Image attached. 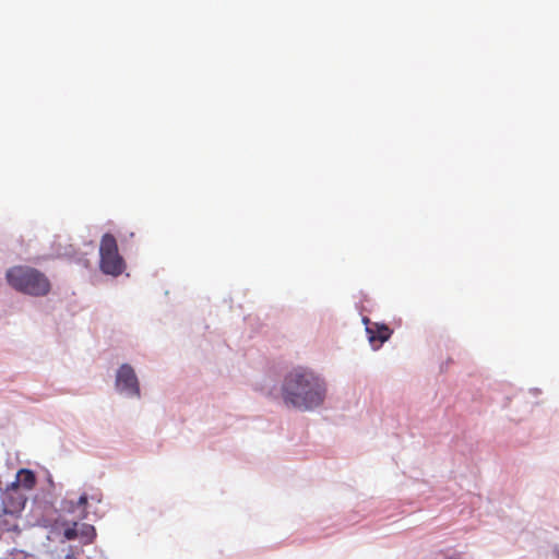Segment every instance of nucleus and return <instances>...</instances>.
I'll list each match as a JSON object with an SVG mask.
<instances>
[{"mask_svg":"<svg viewBox=\"0 0 559 559\" xmlns=\"http://www.w3.org/2000/svg\"><path fill=\"white\" fill-rule=\"evenodd\" d=\"M5 280L14 290L33 297L47 296L51 290L47 275L28 265H14L8 269Z\"/></svg>","mask_w":559,"mask_h":559,"instance_id":"obj_2","label":"nucleus"},{"mask_svg":"<svg viewBox=\"0 0 559 559\" xmlns=\"http://www.w3.org/2000/svg\"><path fill=\"white\" fill-rule=\"evenodd\" d=\"M4 499L0 506V533L13 532L17 528V513L24 508L26 498L24 495H19L17 498Z\"/></svg>","mask_w":559,"mask_h":559,"instance_id":"obj_4","label":"nucleus"},{"mask_svg":"<svg viewBox=\"0 0 559 559\" xmlns=\"http://www.w3.org/2000/svg\"><path fill=\"white\" fill-rule=\"evenodd\" d=\"M326 393L324 381L313 371L298 367L289 371L282 384L284 403L301 411H310L320 406Z\"/></svg>","mask_w":559,"mask_h":559,"instance_id":"obj_1","label":"nucleus"},{"mask_svg":"<svg viewBox=\"0 0 559 559\" xmlns=\"http://www.w3.org/2000/svg\"><path fill=\"white\" fill-rule=\"evenodd\" d=\"M116 386L119 391L126 392L130 396H140V386L133 368L124 364L122 365L116 377Z\"/></svg>","mask_w":559,"mask_h":559,"instance_id":"obj_5","label":"nucleus"},{"mask_svg":"<svg viewBox=\"0 0 559 559\" xmlns=\"http://www.w3.org/2000/svg\"><path fill=\"white\" fill-rule=\"evenodd\" d=\"M36 485V477L35 474L31 469H20L16 475V480L12 484L11 488H8L5 491V498L7 499H14L17 498L19 495V488L23 487L25 490H31Z\"/></svg>","mask_w":559,"mask_h":559,"instance_id":"obj_6","label":"nucleus"},{"mask_svg":"<svg viewBox=\"0 0 559 559\" xmlns=\"http://www.w3.org/2000/svg\"><path fill=\"white\" fill-rule=\"evenodd\" d=\"M63 536L68 540H72L79 537V532L76 530V523L72 527H68L63 532Z\"/></svg>","mask_w":559,"mask_h":559,"instance_id":"obj_10","label":"nucleus"},{"mask_svg":"<svg viewBox=\"0 0 559 559\" xmlns=\"http://www.w3.org/2000/svg\"><path fill=\"white\" fill-rule=\"evenodd\" d=\"M79 536L84 539V543H92L96 536L94 526L84 524Z\"/></svg>","mask_w":559,"mask_h":559,"instance_id":"obj_8","label":"nucleus"},{"mask_svg":"<svg viewBox=\"0 0 559 559\" xmlns=\"http://www.w3.org/2000/svg\"><path fill=\"white\" fill-rule=\"evenodd\" d=\"M99 257V267L103 273L118 276L124 271V260L119 254L117 240L111 234H105L102 237Z\"/></svg>","mask_w":559,"mask_h":559,"instance_id":"obj_3","label":"nucleus"},{"mask_svg":"<svg viewBox=\"0 0 559 559\" xmlns=\"http://www.w3.org/2000/svg\"><path fill=\"white\" fill-rule=\"evenodd\" d=\"M70 506H71V507H66V509H67L68 511H72L73 503H72V502H70Z\"/></svg>","mask_w":559,"mask_h":559,"instance_id":"obj_11","label":"nucleus"},{"mask_svg":"<svg viewBox=\"0 0 559 559\" xmlns=\"http://www.w3.org/2000/svg\"><path fill=\"white\" fill-rule=\"evenodd\" d=\"M87 500H88L87 495L83 493L80 496V498L76 502L78 507L82 509L80 514L78 515L80 519H85L87 515V512H86Z\"/></svg>","mask_w":559,"mask_h":559,"instance_id":"obj_9","label":"nucleus"},{"mask_svg":"<svg viewBox=\"0 0 559 559\" xmlns=\"http://www.w3.org/2000/svg\"><path fill=\"white\" fill-rule=\"evenodd\" d=\"M366 331L371 343L378 341L380 344H382L388 341L392 334L391 329L384 324L380 325L378 323H374L372 326H367Z\"/></svg>","mask_w":559,"mask_h":559,"instance_id":"obj_7","label":"nucleus"}]
</instances>
